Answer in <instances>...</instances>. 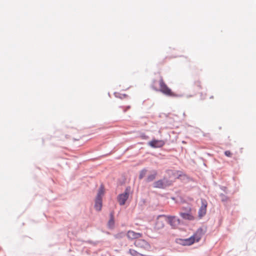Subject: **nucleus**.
<instances>
[{
  "instance_id": "13",
  "label": "nucleus",
  "mask_w": 256,
  "mask_h": 256,
  "mask_svg": "<svg viewBox=\"0 0 256 256\" xmlns=\"http://www.w3.org/2000/svg\"><path fill=\"white\" fill-rule=\"evenodd\" d=\"M162 180V184H163L162 185H163L164 188L166 187L170 186L172 184V182L171 180H170L166 178H164Z\"/></svg>"
},
{
  "instance_id": "7",
  "label": "nucleus",
  "mask_w": 256,
  "mask_h": 256,
  "mask_svg": "<svg viewBox=\"0 0 256 256\" xmlns=\"http://www.w3.org/2000/svg\"><path fill=\"white\" fill-rule=\"evenodd\" d=\"M165 144L163 140H153L149 142L148 144L153 148H159L162 147Z\"/></svg>"
},
{
  "instance_id": "20",
  "label": "nucleus",
  "mask_w": 256,
  "mask_h": 256,
  "mask_svg": "<svg viewBox=\"0 0 256 256\" xmlns=\"http://www.w3.org/2000/svg\"><path fill=\"white\" fill-rule=\"evenodd\" d=\"M114 95L116 97H119L120 98H124V96H126V94H122L121 96L119 94H117V93H114Z\"/></svg>"
},
{
  "instance_id": "15",
  "label": "nucleus",
  "mask_w": 256,
  "mask_h": 256,
  "mask_svg": "<svg viewBox=\"0 0 256 256\" xmlns=\"http://www.w3.org/2000/svg\"><path fill=\"white\" fill-rule=\"evenodd\" d=\"M104 194V187L102 186H101L100 188L98 189V192L97 194V196L96 198H99L102 199V196Z\"/></svg>"
},
{
  "instance_id": "18",
  "label": "nucleus",
  "mask_w": 256,
  "mask_h": 256,
  "mask_svg": "<svg viewBox=\"0 0 256 256\" xmlns=\"http://www.w3.org/2000/svg\"><path fill=\"white\" fill-rule=\"evenodd\" d=\"M147 172V170L146 169H143L140 172V174L139 175V178L142 180L143 178L146 176Z\"/></svg>"
},
{
  "instance_id": "23",
  "label": "nucleus",
  "mask_w": 256,
  "mask_h": 256,
  "mask_svg": "<svg viewBox=\"0 0 256 256\" xmlns=\"http://www.w3.org/2000/svg\"><path fill=\"white\" fill-rule=\"evenodd\" d=\"M221 189L224 190V192H226V187H224V186H222L221 188Z\"/></svg>"
},
{
  "instance_id": "2",
  "label": "nucleus",
  "mask_w": 256,
  "mask_h": 256,
  "mask_svg": "<svg viewBox=\"0 0 256 256\" xmlns=\"http://www.w3.org/2000/svg\"><path fill=\"white\" fill-rule=\"evenodd\" d=\"M130 188L127 187L124 193L120 194L118 196V201L120 206H123L125 204L126 202L128 199L130 194Z\"/></svg>"
},
{
  "instance_id": "19",
  "label": "nucleus",
  "mask_w": 256,
  "mask_h": 256,
  "mask_svg": "<svg viewBox=\"0 0 256 256\" xmlns=\"http://www.w3.org/2000/svg\"><path fill=\"white\" fill-rule=\"evenodd\" d=\"M220 196L222 202H226L228 200V197L223 194H220Z\"/></svg>"
},
{
  "instance_id": "1",
  "label": "nucleus",
  "mask_w": 256,
  "mask_h": 256,
  "mask_svg": "<svg viewBox=\"0 0 256 256\" xmlns=\"http://www.w3.org/2000/svg\"><path fill=\"white\" fill-rule=\"evenodd\" d=\"M204 234L203 230L202 228H198L196 232L189 238L182 239L176 238V242L182 246H190L194 242H198Z\"/></svg>"
},
{
  "instance_id": "24",
  "label": "nucleus",
  "mask_w": 256,
  "mask_h": 256,
  "mask_svg": "<svg viewBox=\"0 0 256 256\" xmlns=\"http://www.w3.org/2000/svg\"><path fill=\"white\" fill-rule=\"evenodd\" d=\"M130 108V106H129L127 107V109H128V108Z\"/></svg>"
},
{
  "instance_id": "12",
  "label": "nucleus",
  "mask_w": 256,
  "mask_h": 256,
  "mask_svg": "<svg viewBox=\"0 0 256 256\" xmlns=\"http://www.w3.org/2000/svg\"><path fill=\"white\" fill-rule=\"evenodd\" d=\"M162 180L155 182L153 184V186L155 188H164Z\"/></svg>"
},
{
  "instance_id": "14",
  "label": "nucleus",
  "mask_w": 256,
  "mask_h": 256,
  "mask_svg": "<svg viewBox=\"0 0 256 256\" xmlns=\"http://www.w3.org/2000/svg\"><path fill=\"white\" fill-rule=\"evenodd\" d=\"M180 215L185 220H191L192 219V216L188 213L181 212Z\"/></svg>"
},
{
  "instance_id": "5",
  "label": "nucleus",
  "mask_w": 256,
  "mask_h": 256,
  "mask_svg": "<svg viewBox=\"0 0 256 256\" xmlns=\"http://www.w3.org/2000/svg\"><path fill=\"white\" fill-rule=\"evenodd\" d=\"M207 202L204 199H201V206L198 210V214L200 218L203 217L206 214Z\"/></svg>"
},
{
  "instance_id": "4",
  "label": "nucleus",
  "mask_w": 256,
  "mask_h": 256,
  "mask_svg": "<svg viewBox=\"0 0 256 256\" xmlns=\"http://www.w3.org/2000/svg\"><path fill=\"white\" fill-rule=\"evenodd\" d=\"M167 222L172 228H176L180 224V220L175 216H166Z\"/></svg>"
},
{
  "instance_id": "9",
  "label": "nucleus",
  "mask_w": 256,
  "mask_h": 256,
  "mask_svg": "<svg viewBox=\"0 0 256 256\" xmlns=\"http://www.w3.org/2000/svg\"><path fill=\"white\" fill-rule=\"evenodd\" d=\"M162 216H164V215H159L158 216V220L156 223V224H155V228L157 230H160L164 226V222L163 221L159 220V218L160 217H162Z\"/></svg>"
},
{
  "instance_id": "21",
  "label": "nucleus",
  "mask_w": 256,
  "mask_h": 256,
  "mask_svg": "<svg viewBox=\"0 0 256 256\" xmlns=\"http://www.w3.org/2000/svg\"><path fill=\"white\" fill-rule=\"evenodd\" d=\"M224 154L227 156H230L232 155V153L229 150H226L224 152Z\"/></svg>"
},
{
  "instance_id": "16",
  "label": "nucleus",
  "mask_w": 256,
  "mask_h": 256,
  "mask_svg": "<svg viewBox=\"0 0 256 256\" xmlns=\"http://www.w3.org/2000/svg\"><path fill=\"white\" fill-rule=\"evenodd\" d=\"M129 253L132 256H144L142 254L134 250L130 249Z\"/></svg>"
},
{
  "instance_id": "3",
  "label": "nucleus",
  "mask_w": 256,
  "mask_h": 256,
  "mask_svg": "<svg viewBox=\"0 0 256 256\" xmlns=\"http://www.w3.org/2000/svg\"><path fill=\"white\" fill-rule=\"evenodd\" d=\"M134 244L136 246L145 250H148L150 248V245L146 241L144 240H136L134 242Z\"/></svg>"
},
{
  "instance_id": "17",
  "label": "nucleus",
  "mask_w": 256,
  "mask_h": 256,
  "mask_svg": "<svg viewBox=\"0 0 256 256\" xmlns=\"http://www.w3.org/2000/svg\"><path fill=\"white\" fill-rule=\"evenodd\" d=\"M114 222L112 214H110V218L108 222V226L110 228H112L114 226Z\"/></svg>"
},
{
  "instance_id": "11",
  "label": "nucleus",
  "mask_w": 256,
  "mask_h": 256,
  "mask_svg": "<svg viewBox=\"0 0 256 256\" xmlns=\"http://www.w3.org/2000/svg\"><path fill=\"white\" fill-rule=\"evenodd\" d=\"M157 172L156 171L152 172V174L148 175L146 179V182H148L153 181L156 178Z\"/></svg>"
},
{
  "instance_id": "6",
  "label": "nucleus",
  "mask_w": 256,
  "mask_h": 256,
  "mask_svg": "<svg viewBox=\"0 0 256 256\" xmlns=\"http://www.w3.org/2000/svg\"><path fill=\"white\" fill-rule=\"evenodd\" d=\"M160 90L162 93L168 96L172 95V92H171V90L165 84L162 78H160Z\"/></svg>"
},
{
  "instance_id": "8",
  "label": "nucleus",
  "mask_w": 256,
  "mask_h": 256,
  "mask_svg": "<svg viewBox=\"0 0 256 256\" xmlns=\"http://www.w3.org/2000/svg\"><path fill=\"white\" fill-rule=\"evenodd\" d=\"M142 234L140 233L136 232L132 230H129L127 234V236L130 239L138 238L141 237Z\"/></svg>"
},
{
  "instance_id": "10",
  "label": "nucleus",
  "mask_w": 256,
  "mask_h": 256,
  "mask_svg": "<svg viewBox=\"0 0 256 256\" xmlns=\"http://www.w3.org/2000/svg\"><path fill=\"white\" fill-rule=\"evenodd\" d=\"M102 206V199L99 198H96L94 208L98 211H100L101 210Z\"/></svg>"
},
{
  "instance_id": "22",
  "label": "nucleus",
  "mask_w": 256,
  "mask_h": 256,
  "mask_svg": "<svg viewBox=\"0 0 256 256\" xmlns=\"http://www.w3.org/2000/svg\"><path fill=\"white\" fill-rule=\"evenodd\" d=\"M123 234H120L114 236L116 238H120L122 236Z\"/></svg>"
}]
</instances>
